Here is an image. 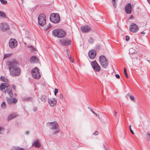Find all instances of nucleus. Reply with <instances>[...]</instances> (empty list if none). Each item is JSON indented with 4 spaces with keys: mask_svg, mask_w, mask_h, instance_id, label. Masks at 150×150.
<instances>
[{
    "mask_svg": "<svg viewBox=\"0 0 150 150\" xmlns=\"http://www.w3.org/2000/svg\"><path fill=\"white\" fill-rule=\"evenodd\" d=\"M3 82H4V83H1L0 86V89L1 91H3L5 93H6V88H7L9 87V85L8 83L9 82L8 80L5 78Z\"/></svg>",
    "mask_w": 150,
    "mask_h": 150,
    "instance_id": "7",
    "label": "nucleus"
},
{
    "mask_svg": "<svg viewBox=\"0 0 150 150\" xmlns=\"http://www.w3.org/2000/svg\"><path fill=\"white\" fill-rule=\"evenodd\" d=\"M149 3L150 4V0H147Z\"/></svg>",
    "mask_w": 150,
    "mask_h": 150,
    "instance_id": "57",
    "label": "nucleus"
},
{
    "mask_svg": "<svg viewBox=\"0 0 150 150\" xmlns=\"http://www.w3.org/2000/svg\"><path fill=\"white\" fill-rule=\"evenodd\" d=\"M58 91V90L57 89L55 88V91L54 93V94L55 95H56L57 94V93Z\"/></svg>",
    "mask_w": 150,
    "mask_h": 150,
    "instance_id": "39",
    "label": "nucleus"
},
{
    "mask_svg": "<svg viewBox=\"0 0 150 150\" xmlns=\"http://www.w3.org/2000/svg\"><path fill=\"white\" fill-rule=\"evenodd\" d=\"M28 47L29 48H31V50L32 51H35V48H34V47H33L32 46H29Z\"/></svg>",
    "mask_w": 150,
    "mask_h": 150,
    "instance_id": "37",
    "label": "nucleus"
},
{
    "mask_svg": "<svg viewBox=\"0 0 150 150\" xmlns=\"http://www.w3.org/2000/svg\"><path fill=\"white\" fill-rule=\"evenodd\" d=\"M30 61L32 62H38V59L37 57L35 56H33L30 59Z\"/></svg>",
    "mask_w": 150,
    "mask_h": 150,
    "instance_id": "19",
    "label": "nucleus"
},
{
    "mask_svg": "<svg viewBox=\"0 0 150 150\" xmlns=\"http://www.w3.org/2000/svg\"><path fill=\"white\" fill-rule=\"evenodd\" d=\"M29 133V132L28 131H27L25 132V134H28Z\"/></svg>",
    "mask_w": 150,
    "mask_h": 150,
    "instance_id": "51",
    "label": "nucleus"
},
{
    "mask_svg": "<svg viewBox=\"0 0 150 150\" xmlns=\"http://www.w3.org/2000/svg\"><path fill=\"white\" fill-rule=\"evenodd\" d=\"M125 11L127 14H130L132 12V6L130 3L127 4L125 7Z\"/></svg>",
    "mask_w": 150,
    "mask_h": 150,
    "instance_id": "14",
    "label": "nucleus"
},
{
    "mask_svg": "<svg viewBox=\"0 0 150 150\" xmlns=\"http://www.w3.org/2000/svg\"><path fill=\"white\" fill-rule=\"evenodd\" d=\"M33 145L35 147L37 148L40 147L41 146V145L39 142V140L38 139H36L34 140L33 143Z\"/></svg>",
    "mask_w": 150,
    "mask_h": 150,
    "instance_id": "18",
    "label": "nucleus"
},
{
    "mask_svg": "<svg viewBox=\"0 0 150 150\" xmlns=\"http://www.w3.org/2000/svg\"><path fill=\"white\" fill-rule=\"evenodd\" d=\"M139 28L137 25L134 23L131 24L130 27L129 28V30L130 32L135 33L138 31Z\"/></svg>",
    "mask_w": 150,
    "mask_h": 150,
    "instance_id": "10",
    "label": "nucleus"
},
{
    "mask_svg": "<svg viewBox=\"0 0 150 150\" xmlns=\"http://www.w3.org/2000/svg\"><path fill=\"white\" fill-rule=\"evenodd\" d=\"M99 60L100 64L104 68H106L108 65V60L104 55H101L99 57Z\"/></svg>",
    "mask_w": 150,
    "mask_h": 150,
    "instance_id": "4",
    "label": "nucleus"
},
{
    "mask_svg": "<svg viewBox=\"0 0 150 150\" xmlns=\"http://www.w3.org/2000/svg\"><path fill=\"white\" fill-rule=\"evenodd\" d=\"M4 129L3 127L0 126V134H2L4 132Z\"/></svg>",
    "mask_w": 150,
    "mask_h": 150,
    "instance_id": "29",
    "label": "nucleus"
},
{
    "mask_svg": "<svg viewBox=\"0 0 150 150\" xmlns=\"http://www.w3.org/2000/svg\"><path fill=\"white\" fill-rule=\"evenodd\" d=\"M133 17L132 16H130V18H132Z\"/></svg>",
    "mask_w": 150,
    "mask_h": 150,
    "instance_id": "59",
    "label": "nucleus"
},
{
    "mask_svg": "<svg viewBox=\"0 0 150 150\" xmlns=\"http://www.w3.org/2000/svg\"><path fill=\"white\" fill-rule=\"evenodd\" d=\"M91 111L93 114H96V113L94 112L92 110H91Z\"/></svg>",
    "mask_w": 150,
    "mask_h": 150,
    "instance_id": "50",
    "label": "nucleus"
},
{
    "mask_svg": "<svg viewBox=\"0 0 150 150\" xmlns=\"http://www.w3.org/2000/svg\"><path fill=\"white\" fill-rule=\"evenodd\" d=\"M125 38H126V41H128L129 39V36H128L127 35L126 36V37H125Z\"/></svg>",
    "mask_w": 150,
    "mask_h": 150,
    "instance_id": "41",
    "label": "nucleus"
},
{
    "mask_svg": "<svg viewBox=\"0 0 150 150\" xmlns=\"http://www.w3.org/2000/svg\"><path fill=\"white\" fill-rule=\"evenodd\" d=\"M52 35L54 36L59 38H62L66 35V33L65 31L61 29H56L52 31Z\"/></svg>",
    "mask_w": 150,
    "mask_h": 150,
    "instance_id": "2",
    "label": "nucleus"
},
{
    "mask_svg": "<svg viewBox=\"0 0 150 150\" xmlns=\"http://www.w3.org/2000/svg\"><path fill=\"white\" fill-rule=\"evenodd\" d=\"M38 24L42 26H44L46 23V17L45 14H40L38 18Z\"/></svg>",
    "mask_w": 150,
    "mask_h": 150,
    "instance_id": "6",
    "label": "nucleus"
},
{
    "mask_svg": "<svg viewBox=\"0 0 150 150\" xmlns=\"http://www.w3.org/2000/svg\"><path fill=\"white\" fill-rule=\"evenodd\" d=\"M94 115H95L96 116H97L98 117H99V114H97L96 113V114H94Z\"/></svg>",
    "mask_w": 150,
    "mask_h": 150,
    "instance_id": "54",
    "label": "nucleus"
},
{
    "mask_svg": "<svg viewBox=\"0 0 150 150\" xmlns=\"http://www.w3.org/2000/svg\"><path fill=\"white\" fill-rule=\"evenodd\" d=\"M129 52L130 53H133L135 52V51L133 48H131L129 50Z\"/></svg>",
    "mask_w": 150,
    "mask_h": 150,
    "instance_id": "34",
    "label": "nucleus"
},
{
    "mask_svg": "<svg viewBox=\"0 0 150 150\" xmlns=\"http://www.w3.org/2000/svg\"><path fill=\"white\" fill-rule=\"evenodd\" d=\"M124 74H125V76L126 77V78H128V76L127 73V70H126V69L125 67L124 68Z\"/></svg>",
    "mask_w": 150,
    "mask_h": 150,
    "instance_id": "27",
    "label": "nucleus"
},
{
    "mask_svg": "<svg viewBox=\"0 0 150 150\" xmlns=\"http://www.w3.org/2000/svg\"><path fill=\"white\" fill-rule=\"evenodd\" d=\"M91 64L93 69L95 71L99 72L100 71V67L96 61L92 62Z\"/></svg>",
    "mask_w": 150,
    "mask_h": 150,
    "instance_id": "9",
    "label": "nucleus"
},
{
    "mask_svg": "<svg viewBox=\"0 0 150 150\" xmlns=\"http://www.w3.org/2000/svg\"><path fill=\"white\" fill-rule=\"evenodd\" d=\"M51 27V25L50 24H49L47 25V26L44 28V29L45 30H47L49 29Z\"/></svg>",
    "mask_w": 150,
    "mask_h": 150,
    "instance_id": "33",
    "label": "nucleus"
},
{
    "mask_svg": "<svg viewBox=\"0 0 150 150\" xmlns=\"http://www.w3.org/2000/svg\"><path fill=\"white\" fill-rule=\"evenodd\" d=\"M48 102L51 106H55L57 103V100L54 98H51L48 99Z\"/></svg>",
    "mask_w": 150,
    "mask_h": 150,
    "instance_id": "17",
    "label": "nucleus"
},
{
    "mask_svg": "<svg viewBox=\"0 0 150 150\" xmlns=\"http://www.w3.org/2000/svg\"><path fill=\"white\" fill-rule=\"evenodd\" d=\"M98 134V133L97 132H96L94 134L95 135H97Z\"/></svg>",
    "mask_w": 150,
    "mask_h": 150,
    "instance_id": "49",
    "label": "nucleus"
},
{
    "mask_svg": "<svg viewBox=\"0 0 150 150\" xmlns=\"http://www.w3.org/2000/svg\"><path fill=\"white\" fill-rule=\"evenodd\" d=\"M33 110L34 112H35L36 111V108H34L33 109Z\"/></svg>",
    "mask_w": 150,
    "mask_h": 150,
    "instance_id": "48",
    "label": "nucleus"
},
{
    "mask_svg": "<svg viewBox=\"0 0 150 150\" xmlns=\"http://www.w3.org/2000/svg\"><path fill=\"white\" fill-rule=\"evenodd\" d=\"M0 17L3 18H6V16L5 13L4 12L0 11Z\"/></svg>",
    "mask_w": 150,
    "mask_h": 150,
    "instance_id": "21",
    "label": "nucleus"
},
{
    "mask_svg": "<svg viewBox=\"0 0 150 150\" xmlns=\"http://www.w3.org/2000/svg\"><path fill=\"white\" fill-rule=\"evenodd\" d=\"M129 130L130 131V132H131V133L132 134H134V133L133 132V131H132V129H131V125H130L129 127Z\"/></svg>",
    "mask_w": 150,
    "mask_h": 150,
    "instance_id": "38",
    "label": "nucleus"
},
{
    "mask_svg": "<svg viewBox=\"0 0 150 150\" xmlns=\"http://www.w3.org/2000/svg\"><path fill=\"white\" fill-rule=\"evenodd\" d=\"M1 107L3 109H5L6 108V106L5 103L3 102L1 105Z\"/></svg>",
    "mask_w": 150,
    "mask_h": 150,
    "instance_id": "32",
    "label": "nucleus"
},
{
    "mask_svg": "<svg viewBox=\"0 0 150 150\" xmlns=\"http://www.w3.org/2000/svg\"><path fill=\"white\" fill-rule=\"evenodd\" d=\"M88 108L89 110H90V111H91V110H92V109H91V108L90 107H88Z\"/></svg>",
    "mask_w": 150,
    "mask_h": 150,
    "instance_id": "58",
    "label": "nucleus"
},
{
    "mask_svg": "<svg viewBox=\"0 0 150 150\" xmlns=\"http://www.w3.org/2000/svg\"><path fill=\"white\" fill-rule=\"evenodd\" d=\"M5 78L3 76H1L0 78V80L2 81H4Z\"/></svg>",
    "mask_w": 150,
    "mask_h": 150,
    "instance_id": "42",
    "label": "nucleus"
},
{
    "mask_svg": "<svg viewBox=\"0 0 150 150\" xmlns=\"http://www.w3.org/2000/svg\"><path fill=\"white\" fill-rule=\"evenodd\" d=\"M9 45L11 48H13L17 46V42L15 39H11L9 40Z\"/></svg>",
    "mask_w": 150,
    "mask_h": 150,
    "instance_id": "11",
    "label": "nucleus"
},
{
    "mask_svg": "<svg viewBox=\"0 0 150 150\" xmlns=\"http://www.w3.org/2000/svg\"><path fill=\"white\" fill-rule=\"evenodd\" d=\"M12 100V103L14 104L16 103L17 102V100L15 98H13Z\"/></svg>",
    "mask_w": 150,
    "mask_h": 150,
    "instance_id": "35",
    "label": "nucleus"
},
{
    "mask_svg": "<svg viewBox=\"0 0 150 150\" xmlns=\"http://www.w3.org/2000/svg\"><path fill=\"white\" fill-rule=\"evenodd\" d=\"M31 74L34 78L36 79H39L40 77L39 70L37 68H35L32 70Z\"/></svg>",
    "mask_w": 150,
    "mask_h": 150,
    "instance_id": "8",
    "label": "nucleus"
},
{
    "mask_svg": "<svg viewBox=\"0 0 150 150\" xmlns=\"http://www.w3.org/2000/svg\"><path fill=\"white\" fill-rule=\"evenodd\" d=\"M70 61L72 63L74 62V60L73 59H70Z\"/></svg>",
    "mask_w": 150,
    "mask_h": 150,
    "instance_id": "55",
    "label": "nucleus"
},
{
    "mask_svg": "<svg viewBox=\"0 0 150 150\" xmlns=\"http://www.w3.org/2000/svg\"><path fill=\"white\" fill-rule=\"evenodd\" d=\"M146 139L147 141H150V132H148L146 135Z\"/></svg>",
    "mask_w": 150,
    "mask_h": 150,
    "instance_id": "22",
    "label": "nucleus"
},
{
    "mask_svg": "<svg viewBox=\"0 0 150 150\" xmlns=\"http://www.w3.org/2000/svg\"><path fill=\"white\" fill-rule=\"evenodd\" d=\"M88 57L91 59H93L96 55V52L94 50H92L89 51L88 53Z\"/></svg>",
    "mask_w": 150,
    "mask_h": 150,
    "instance_id": "16",
    "label": "nucleus"
},
{
    "mask_svg": "<svg viewBox=\"0 0 150 150\" xmlns=\"http://www.w3.org/2000/svg\"><path fill=\"white\" fill-rule=\"evenodd\" d=\"M130 99L132 100H134V96L132 95H131L130 96Z\"/></svg>",
    "mask_w": 150,
    "mask_h": 150,
    "instance_id": "43",
    "label": "nucleus"
},
{
    "mask_svg": "<svg viewBox=\"0 0 150 150\" xmlns=\"http://www.w3.org/2000/svg\"><path fill=\"white\" fill-rule=\"evenodd\" d=\"M116 0H112V3L114 7L116 8V7L117 4L116 1Z\"/></svg>",
    "mask_w": 150,
    "mask_h": 150,
    "instance_id": "28",
    "label": "nucleus"
},
{
    "mask_svg": "<svg viewBox=\"0 0 150 150\" xmlns=\"http://www.w3.org/2000/svg\"><path fill=\"white\" fill-rule=\"evenodd\" d=\"M68 58H69V59H70V60L71 59V56H69L68 55Z\"/></svg>",
    "mask_w": 150,
    "mask_h": 150,
    "instance_id": "53",
    "label": "nucleus"
},
{
    "mask_svg": "<svg viewBox=\"0 0 150 150\" xmlns=\"http://www.w3.org/2000/svg\"><path fill=\"white\" fill-rule=\"evenodd\" d=\"M15 96H16V93H15Z\"/></svg>",
    "mask_w": 150,
    "mask_h": 150,
    "instance_id": "60",
    "label": "nucleus"
},
{
    "mask_svg": "<svg viewBox=\"0 0 150 150\" xmlns=\"http://www.w3.org/2000/svg\"><path fill=\"white\" fill-rule=\"evenodd\" d=\"M12 87H13V88L14 89H15V86L14 85H13V86H12Z\"/></svg>",
    "mask_w": 150,
    "mask_h": 150,
    "instance_id": "52",
    "label": "nucleus"
},
{
    "mask_svg": "<svg viewBox=\"0 0 150 150\" xmlns=\"http://www.w3.org/2000/svg\"><path fill=\"white\" fill-rule=\"evenodd\" d=\"M16 115L14 114L10 115L8 117V120H10L12 119L15 118L16 116Z\"/></svg>",
    "mask_w": 150,
    "mask_h": 150,
    "instance_id": "23",
    "label": "nucleus"
},
{
    "mask_svg": "<svg viewBox=\"0 0 150 150\" xmlns=\"http://www.w3.org/2000/svg\"><path fill=\"white\" fill-rule=\"evenodd\" d=\"M0 1L1 3L3 4H5L7 3V1H6L4 0H0Z\"/></svg>",
    "mask_w": 150,
    "mask_h": 150,
    "instance_id": "36",
    "label": "nucleus"
},
{
    "mask_svg": "<svg viewBox=\"0 0 150 150\" xmlns=\"http://www.w3.org/2000/svg\"><path fill=\"white\" fill-rule=\"evenodd\" d=\"M40 99L43 102H45L47 100V97L46 96L43 95L41 96Z\"/></svg>",
    "mask_w": 150,
    "mask_h": 150,
    "instance_id": "24",
    "label": "nucleus"
},
{
    "mask_svg": "<svg viewBox=\"0 0 150 150\" xmlns=\"http://www.w3.org/2000/svg\"><path fill=\"white\" fill-rule=\"evenodd\" d=\"M13 150H24L25 149L23 148L17 147L13 148Z\"/></svg>",
    "mask_w": 150,
    "mask_h": 150,
    "instance_id": "26",
    "label": "nucleus"
},
{
    "mask_svg": "<svg viewBox=\"0 0 150 150\" xmlns=\"http://www.w3.org/2000/svg\"><path fill=\"white\" fill-rule=\"evenodd\" d=\"M10 75L13 77L19 76L21 74L20 68L18 67V63L17 61L8 62Z\"/></svg>",
    "mask_w": 150,
    "mask_h": 150,
    "instance_id": "1",
    "label": "nucleus"
},
{
    "mask_svg": "<svg viewBox=\"0 0 150 150\" xmlns=\"http://www.w3.org/2000/svg\"><path fill=\"white\" fill-rule=\"evenodd\" d=\"M88 42L90 44H92L94 42V40L91 38H90L88 40Z\"/></svg>",
    "mask_w": 150,
    "mask_h": 150,
    "instance_id": "31",
    "label": "nucleus"
},
{
    "mask_svg": "<svg viewBox=\"0 0 150 150\" xmlns=\"http://www.w3.org/2000/svg\"><path fill=\"white\" fill-rule=\"evenodd\" d=\"M7 100L8 104L11 105L13 103L12 100L11 98H7Z\"/></svg>",
    "mask_w": 150,
    "mask_h": 150,
    "instance_id": "25",
    "label": "nucleus"
},
{
    "mask_svg": "<svg viewBox=\"0 0 150 150\" xmlns=\"http://www.w3.org/2000/svg\"><path fill=\"white\" fill-rule=\"evenodd\" d=\"M8 88V87L6 88V92L7 91V92L8 95H9L11 98L12 96L13 95L12 90L11 89Z\"/></svg>",
    "mask_w": 150,
    "mask_h": 150,
    "instance_id": "20",
    "label": "nucleus"
},
{
    "mask_svg": "<svg viewBox=\"0 0 150 150\" xmlns=\"http://www.w3.org/2000/svg\"><path fill=\"white\" fill-rule=\"evenodd\" d=\"M117 112L115 111H114V115L115 116H116L117 114Z\"/></svg>",
    "mask_w": 150,
    "mask_h": 150,
    "instance_id": "45",
    "label": "nucleus"
},
{
    "mask_svg": "<svg viewBox=\"0 0 150 150\" xmlns=\"http://www.w3.org/2000/svg\"><path fill=\"white\" fill-rule=\"evenodd\" d=\"M12 54V53H9V54H4V59L5 58H6L7 57H10V56H11V55Z\"/></svg>",
    "mask_w": 150,
    "mask_h": 150,
    "instance_id": "30",
    "label": "nucleus"
},
{
    "mask_svg": "<svg viewBox=\"0 0 150 150\" xmlns=\"http://www.w3.org/2000/svg\"><path fill=\"white\" fill-rule=\"evenodd\" d=\"M60 43L63 45H68L70 44L71 40L67 38L61 39L60 41Z\"/></svg>",
    "mask_w": 150,
    "mask_h": 150,
    "instance_id": "12",
    "label": "nucleus"
},
{
    "mask_svg": "<svg viewBox=\"0 0 150 150\" xmlns=\"http://www.w3.org/2000/svg\"><path fill=\"white\" fill-rule=\"evenodd\" d=\"M115 76L117 79H119L120 78V76L118 74H116Z\"/></svg>",
    "mask_w": 150,
    "mask_h": 150,
    "instance_id": "44",
    "label": "nucleus"
},
{
    "mask_svg": "<svg viewBox=\"0 0 150 150\" xmlns=\"http://www.w3.org/2000/svg\"><path fill=\"white\" fill-rule=\"evenodd\" d=\"M27 100H29L30 101H31L32 100V98H27Z\"/></svg>",
    "mask_w": 150,
    "mask_h": 150,
    "instance_id": "47",
    "label": "nucleus"
},
{
    "mask_svg": "<svg viewBox=\"0 0 150 150\" xmlns=\"http://www.w3.org/2000/svg\"><path fill=\"white\" fill-rule=\"evenodd\" d=\"M141 33V34H145V33L144 32H142Z\"/></svg>",
    "mask_w": 150,
    "mask_h": 150,
    "instance_id": "56",
    "label": "nucleus"
},
{
    "mask_svg": "<svg viewBox=\"0 0 150 150\" xmlns=\"http://www.w3.org/2000/svg\"><path fill=\"white\" fill-rule=\"evenodd\" d=\"M48 125L50 129L52 130H55L53 132L54 134H56L59 132L58 123L56 122H51L48 123Z\"/></svg>",
    "mask_w": 150,
    "mask_h": 150,
    "instance_id": "3",
    "label": "nucleus"
},
{
    "mask_svg": "<svg viewBox=\"0 0 150 150\" xmlns=\"http://www.w3.org/2000/svg\"><path fill=\"white\" fill-rule=\"evenodd\" d=\"M91 27L88 25L83 26L81 27V30L83 33L88 32L91 30Z\"/></svg>",
    "mask_w": 150,
    "mask_h": 150,
    "instance_id": "15",
    "label": "nucleus"
},
{
    "mask_svg": "<svg viewBox=\"0 0 150 150\" xmlns=\"http://www.w3.org/2000/svg\"><path fill=\"white\" fill-rule=\"evenodd\" d=\"M9 28V26L6 23H2L0 24V29L3 31H5Z\"/></svg>",
    "mask_w": 150,
    "mask_h": 150,
    "instance_id": "13",
    "label": "nucleus"
},
{
    "mask_svg": "<svg viewBox=\"0 0 150 150\" xmlns=\"http://www.w3.org/2000/svg\"><path fill=\"white\" fill-rule=\"evenodd\" d=\"M100 47L99 45H97L96 46V48L97 49H99Z\"/></svg>",
    "mask_w": 150,
    "mask_h": 150,
    "instance_id": "46",
    "label": "nucleus"
},
{
    "mask_svg": "<svg viewBox=\"0 0 150 150\" xmlns=\"http://www.w3.org/2000/svg\"><path fill=\"white\" fill-rule=\"evenodd\" d=\"M58 97L61 99H62L63 98V96L61 93L59 94Z\"/></svg>",
    "mask_w": 150,
    "mask_h": 150,
    "instance_id": "40",
    "label": "nucleus"
},
{
    "mask_svg": "<svg viewBox=\"0 0 150 150\" xmlns=\"http://www.w3.org/2000/svg\"><path fill=\"white\" fill-rule=\"evenodd\" d=\"M50 20L52 23H57L60 21V17L58 13H52L50 16Z\"/></svg>",
    "mask_w": 150,
    "mask_h": 150,
    "instance_id": "5",
    "label": "nucleus"
}]
</instances>
